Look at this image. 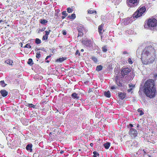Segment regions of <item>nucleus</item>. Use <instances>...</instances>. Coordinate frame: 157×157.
<instances>
[{"label": "nucleus", "instance_id": "26", "mask_svg": "<svg viewBox=\"0 0 157 157\" xmlns=\"http://www.w3.org/2000/svg\"><path fill=\"white\" fill-rule=\"evenodd\" d=\"M0 84L1 86L2 87H5L7 85V84L4 83V80H1L0 82Z\"/></svg>", "mask_w": 157, "mask_h": 157}, {"label": "nucleus", "instance_id": "49", "mask_svg": "<svg viewBox=\"0 0 157 157\" xmlns=\"http://www.w3.org/2000/svg\"><path fill=\"white\" fill-rule=\"evenodd\" d=\"M132 90V88H130V89H128V92H131V91Z\"/></svg>", "mask_w": 157, "mask_h": 157}, {"label": "nucleus", "instance_id": "21", "mask_svg": "<svg viewBox=\"0 0 157 157\" xmlns=\"http://www.w3.org/2000/svg\"><path fill=\"white\" fill-rule=\"evenodd\" d=\"M25 106L27 107H30L33 108H35L36 106L30 103H26Z\"/></svg>", "mask_w": 157, "mask_h": 157}, {"label": "nucleus", "instance_id": "19", "mask_svg": "<svg viewBox=\"0 0 157 157\" xmlns=\"http://www.w3.org/2000/svg\"><path fill=\"white\" fill-rule=\"evenodd\" d=\"M104 147L106 149H109L110 146V143L109 142H107L103 144Z\"/></svg>", "mask_w": 157, "mask_h": 157}, {"label": "nucleus", "instance_id": "24", "mask_svg": "<svg viewBox=\"0 0 157 157\" xmlns=\"http://www.w3.org/2000/svg\"><path fill=\"white\" fill-rule=\"evenodd\" d=\"M88 14H93L94 13L95 14H96L97 13L96 11L94 10L90 9V10H88Z\"/></svg>", "mask_w": 157, "mask_h": 157}, {"label": "nucleus", "instance_id": "22", "mask_svg": "<svg viewBox=\"0 0 157 157\" xmlns=\"http://www.w3.org/2000/svg\"><path fill=\"white\" fill-rule=\"evenodd\" d=\"M102 69V66L101 65H98L96 67V70L98 71H101Z\"/></svg>", "mask_w": 157, "mask_h": 157}, {"label": "nucleus", "instance_id": "20", "mask_svg": "<svg viewBox=\"0 0 157 157\" xmlns=\"http://www.w3.org/2000/svg\"><path fill=\"white\" fill-rule=\"evenodd\" d=\"M104 95L108 98H109L110 97V94L109 91H105L104 93Z\"/></svg>", "mask_w": 157, "mask_h": 157}, {"label": "nucleus", "instance_id": "56", "mask_svg": "<svg viewBox=\"0 0 157 157\" xmlns=\"http://www.w3.org/2000/svg\"><path fill=\"white\" fill-rule=\"evenodd\" d=\"M49 61H48V60L46 61V62H47V63H49Z\"/></svg>", "mask_w": 157, "mask_h": 157}, {"label": "nucleus", "instance_id": "51", "mask_svg": "<svg viewBox=\"0 0 157 157\" xmlns=\"http://www.w3.org/2000/svg\"><path fill=\"white\" fill-rule=\"evenodd\" d=\"M52 132H50L49 133V136L50 137H52Z\"/></svg>", "mask_w": 157, "mask_h": 157}, {"label": "nucleus", "instance_id": "11", "mask_svg": "<svg viewBox=\"0 0 157 157\" xmlns=\"http://www.w3.org/2000/svg\"><path fill=\"white\" fill-rule=\"evenodd\" d=\"M104 26V24H101L100 25H99L98 27V32L99 33V35L101 36L102 35V31L103 29V28Z\"/></svg>", "mask_w": 157, "mask_h": 157}, {"label": "nucleus", "instance_id": "44", "mask_svg": "<svg viewBox=\"0 0 157 157\" xmlns=\"http://www.w3.org/2000/svg\"><path fill=\"white\" fill-rule=\"evenodd\" d=\"M62 33L63 35H66L67 34L65 30H64L63 31Z\"/></svg>", "mask_w": 157, "mask_h": 157}, {"label": "nucleus", "instance_id": "50", "mask_svg": "<svg viewBox=\"0 0 157 157\" xmlns=\"http://www.w3.org/2000/svg\"><path fill=\"white\" fill-rule=\"evenodd\" d=\"M129 126L131 127V128H132L133 126V125L132 124H129Z\"/></svg>", "mask_w": 157, "mask_h": 157}, {"label": "nucleus", "instance_id": "13", "mask_svg": "<svg viewBox=\"0 0 157 157\" xmlns=\"http://www.w3.org/2000/svg\"><path fill=\"white\" fill-rule=\"evenodd\" d=\"M5 63L9 64L10 66H12L13 65V60L11 59H7L4 62Z\"/></svg>", "mask_w": 157, "mask_h": 157}, {"label": "nucleus", "instance_id": "6", "mask_svg": "<svg viewBox=\"0 0 157 157\" xmlns=\"http://www.w3.org/2000/svg\"><path fill=\"white\" fill-rule=\"evenodd\" d=\"M128 134L131 138H134L137 136L138 132L136 129L130 128L128 132Z\"/></svg>", "mask_w": 157, "mask_h": 157}, {"label": "nucleus", "instance_id": "18", "mask_svg": "<svg viewBox=\"0 0 157 157\" xmlns=\"http://www.w3.org/2000/svg\"><path fill=\"white\" fill-rule=\"evenodd\" d=\"M71 97L74 99H78L79 98L78 94L75 93H72V94H71Z\"/></svg>", "mask_w": 157, "mask_h": 157}, {"label": "nucleus", "instance_id": "8", "mask_svg": "<svg viewBox=\"0 0 157 157\" xmlns=\"http://www.w3.org/2000/svg\"><path fill=\"white\" fill-rule=\"evenodd\" d=\"M122 79L121 78L118 76H117L115 78V82L117 84V86L121 87L122 86Z\"/></svg>", "mask_w": 157, "mask_h": 157}, {"label": "nucleus", "instance_id": "53", "mask_svg": "<svg viewBox=\"0 0 157 157\" xmlns=\"http://www.w3.org/2000/svg\"><path fill=\"white\" fill-rule=\"evenodd\" d=\"M2 22H3V21L2 20H0V23H1Z\"/></svg>", "mask_w": 157, "mask_h": 157}, {"label": "nucleus", "instance_id": "34", "mask_svg": "<svg viewBox=\"0 0 157 157\" xmlns=\"http://www.w3.org/2000/svg\"><path fill=\"white\" fill-rule=\"evenodd\" d=\"M107 47L106 46H104L102 47L101 49H102V51L104 52H107V49L106 48Z\"/></svg>", "mask_w": 157, "mask_h": 157}, {"label": "nucleus", "instance_id": "39", "mask_svg": "<svg viewBox=\"0 0 157 157\" xmlns=\"http://www.w3.org/2000/svg\"><path fill=\"white\" fill-rule=\"evenodd\" d=\"M128 61L129 64H132L133 63V62L132 61V59L131 58H129Z\"/></svg>", "mask_w": 157, "mask_h": 157}, {"label": "nucleus", "instance_id": "4", "mask_svg": "<svg viewBox=\"0 0 157 157\" xmlns=\"http://www.w3.org/2000/svg\"><path fill=\"white\" fill-rule=\"evenodd\" d=\"M139 1L140 0H127V4L128 7H133L139 4Z\"/></svg>", "mask_w": 157, "mask_h": 157}, {"label": "nucleus", "instance_id": "48", "mask_svg": "<svg viewBox=\"0 0 157 157\" xmlns=\"http://www.w3.org/2000/svg\"><path fill=\"white\" fill-rule=\"evenodd\" d=\"M143 151L144 152V155L146 154V153L145 152V151L144 149H143Z\"/></svg>", "mask_w": 157, "mask_h": 157}, {"label": "nucleus", "instance_id": "37", "mask_svg": "<svg viewBox=\"0 0 157 157\" xmlns=\"http://www.w3.org/2000/svg\"><path fill=\"white\" fill-rule=\"evenodd\" d=\"M24 48H31V47L29 44L28 43L26 44L25 45L24 47Z\"/></svg>", "mask_w": 157, "mask_h": 157}, {"label": "nucleus", "instance_id": "55", "mask_svg": "<svg viewBox=\"0 0 157 157\" xmlns=\"http://www.w3.org/2000/svg\"><path fill=\"white\" fill-rule=\"evenodd\" d=\"M63 153V151H60V153Z\"/></svg>", "mask_w": 157, "mask_h": 157}, {"label": "nucleus", "instance_id": "33", "mask_svg": "<svg viewBox=\"0 0 157 157\" xmlns=\"http://www.w3.org/2000/svg\"><path fill=\"white\" fill-rule=\"evenodd\" d=\"M137 112L140 113V115L141 116L144 114V113L143 112L142 110L140 109H137Z\"/></svg>", "mask_w": 157, "mask_h": 157}, {"label": "nucleus", "instance_id": "25", "mask_svg": "<svg viewBox=\"0 0 157 157\" xmlns=\"http://www.w3.org/2000/svg\"><path fill=\"white\" fill-rule=\"evenodd\" d=\"M75 15L74 13H72L71 16H68V17L70 19H74L75 18Z\"/></svg>", "mask_w": 157, "mask_h": 157}, {"label": "nucleus", "instance_id": "31", "mask_svg": "<svg viewBox=\"0 0 157 157\" xmlns=\"http://www.w3.org/2000/svg\"><path fill=\"white\" fill-rule=\"evenodd\" d=\"M36 57L38 59L41 57V54H40V52H37L36 53Z\"/></svg>", "mask_w": 157, "mask_h": 157}, {"label": "nucleus", "instance_id": "2", "mask_svg": "<svg viewBox=\"0 0 157 157\" xmlns=\"http://www.w3.org/2000/svg\"><path fill=\"white\" fill-rule=\"evenodd\" d=\"M144 92L147 97L150 98L154 97L156 90L154 80L150 79L145 82L144 83Z\"/></svg>", "mask_w": 157, "mask_h": 157}, {"label": "nucleus", "instance_id": "14", "mask_svg": "<svg viewBox=\"0 0 157 157\" xmlns=\"http://www.w3.org/2000/svg\"><path fill=\"white\" fill-rule=\"evenodd\" d=\"M0 93L3 97H5L8 94L7 92L5 90H1L0 91Z\"/></svg>", "mask_w": 157, "mask_h": 157}, {"label": "nucleus", "instance_id": "32", "mask_svg": "<svg viewBox=\"0 0 157 157\" xmlns=\"http://www.w3.org/2000/svg\"><path fill=\"white\" fill-rule=\"evenodd\" d=\"M48 39V36L47 35H44L43 36L42 38V40H47Z\"/></svg>", "mask_w": 157, "mask_h": 157}, {"label": "nucleus", "instance_id": "52", "mask_svg": "<svg viewBox=\"0 0 157 157\" xmlns=\"http://www.w3.org/2000/svg\"><path fill=\"white\" fill-rule=\"evenodd\" d=\"M90 146H91V147H93V143H90Z\"/></svg>", "mask_w": 157, "mask_h": 157}, {"label": "nucleus", "instance_id": "41", "mask_svg": "<svg viewBox=\"0 0 157 157\" xmlns=\"http://www.w3.org/2000/svg\"><path fill=\"white\" fill-rule=\"evenodd\" d=\"M75 55H78L79 56H80V53L78 50H76V52H75Z\"/></svg>", "mask_w": 157, "mask_h": 157}, {"label": "nucleus", "instance_id": "27", "mask_svg": "<svg viewBox=\"0 0 157 157\" xmlns=\"http://www.w3.org/2000/svg\"><path fill=\"white\" fill-rule=\"evenodd\" d=\"M47 21L45 19H41L40 20V23L42 24H45L46 23H47Z\"/></svg>", "mask_w": 157, "mask_h": 157}, {"label": "nucleus", "instance_id": "10", "mask_svg": "<svg viewBox=\"0 0 157 157\" xmlns=\"http://www.w3.org/2000/svg\"><path fill=\"white\" fill-rule=\"evenodd\" d=\"M78 32V36H82L83 35V33H82V30L83 29H84V28L83 26H80V27H78L77 28Z\"/></svg>", "mask_w": 157, "mask_h": 157}, {"label": "nucleus", "instance_id": "35", "mask_svg": "<svg viewBox=\"0 0 157 157\" xmlns=\"http://www.w3.org/2000/svg\"><path fill=\"white\" fill-rule=\"evenodd\" d=\"M93 157H97V156L99 155V154L96 151H94L93 152Z\"/></svg>", "mask_w": 157, "mask_h": 157}, {"label": "nucleus", "instance_id": "5", "mask_svg": "<svg viewBox=\"0 0 157 157\" xmlns=\"http://www.w3.org/2000/svg\"><path fill=\"white\" fill-rule=\"evenodd\" d=\"M147 25L149 27H153L157 25V20L155 18L148 19Z\"/></svg>", "mask_w": 157, "mask_h": 157}, {"label": "nucleus", "instance_id": "1", "mask_svg": "<svg viewBox=\"0 0 157 157\" xmlns=\"http://www.w3.org/2000/svg\"><path fill=\"white\" fill-rule=\"evenodd\" d=\"M155 52L152 46L145 48L142 53L141 60L143 63L147 64L152 63L154 60Z\"/></svg>", "mask_w": 157, "mask_h": 157}, {"label": "nucleus", "instance_id": "57", "mask_svg": "<svg viewBox=\"0 0 157 157\" xmlns=\"http://www.w3.org/2000/svg\"><path fill=\"white\" fill-rule=\"evenodd\" d=\"M149 157H151L150 155H149Z\"/></svg>", "mask_w": 157, "mask_h": 157}, {"label": "nucleus", "instance_id": "23", "mask_svg": "<svg viewBox=\"0 0 157 157\" xmlns=\"http://www.w3.org/2000/svg\"><path fill=\"white\" fill-rule=\"evenodd\" d=\"M66 58L65 57L59 58L57 59V60H56V61L60 62H63L64 60H66Z\"/></svg>", "mask_w": 157, "mask_h": 157}, {"label": "nucleus", "instance_id": "17", "mask_svg": "<svg viewBox=\"0 0 157 157\" xmlns=\"http://www.w3.org/2000/svg\"><path fill=\"white\" fill-rule=\"evenodd\" d=\"M62 14L63 16H61V18L63 19L65 18V17L68 15V13H66V11H63L62 12Z\"/></svg>", "mask_w": 157, "mask_h": 157}, {"label": "nucleus", "instance_id": "28", "mask_svg": "<svg viewBox=\"0 0 157 157\" xmlns=\"http://www.w3.org/2000/svg\"><path fill=\"white\" fill-rule=\"evenodd\" d=\"M28 64L31 66L33 65V60L31 58L29 59L28 61Z\"/></svg>", "mask_w": 157, "mask_h": 157}, {"label": "nucleus", "instance_id": "42", "mask_svg": "<svg viewBox=\"0 0 157 157\" xmlns=\"http://www.w3.org/2000/svg\"><path fill=\"white\" fill-rule=\"evenodd\" d=\"M59 11H58L57 12H56L55 13V17H56V18H57L59 17L58 14Z\"/></svg>", "mask_w": 157, "mask_h": 157}, {"label": "nucleus", "instance_id": "15", "mask_svg": "<svg viewBox=\"0 0 157 157\" xmlns=\"http://www.w3.org/2000/svg\"><path fill=\"white\" fill-rule=\"evenodd\" d=\"M129 18H124L122 20L123 23L124 25H127L128 24L129 22Z\"/></svg>", "mask_w": 157, "mask_h": 157}, {"label": "nucleus", "instance_id": "30", "mask_svg": "<svg viewBox=\"0 0 157 157\" xmlns=\"http://www.w3.org/2000/svg\"><path fill=\"white\" fill-rule=\"evenodd\" d=\"M35 43L37 44H39L41 43V40H40L39 38H37L36 39Z\"/></svg>", "mask_w": 157, "mask_h": 157}, {"label": "nucleus", "instance_id": "7", "mask_svg": "<svg viewBox=\"0 0 157 157\" xmlns=\"http://www.w3.org/2000/svg\"><path fill=\"white\" fill-rule=\"evenodd\" d=\"M131 71V69L128 67H124L122 69L121 71V76L124 77L128 75Z\"/></svg>", "mask_w": 157, "mask_h": 157}, {"label": "nucleus", "instance_id": "46", "mask_svg": "<svg viewBox=\"0 0 157 157\" xmlns=\"http://www.w3.org/2000/svg\"><path fill=\"white\" fill-rule=\"evenodd\" d=\"M51 57V55H49V56H47L46 57V58H45V60H47L48 58H50Z\"/></svg>", "mask_w": 157, "mask_h": 157}, {"label": "nucleus", "instance_id": "58", "mask_svg": "<svg viewBox=\"0 0 157 157\" xmlns=\"http://www.w3.org/2000/svg\"><path fill=\"white\" fill-rule=\"evenodd\" d=\"M47 151L46 152V153H47Z\"/></svg>", "mask_w": 157, "mask_h": 157}, {"label": "nucleus", "instance_id": "43", "mask_svg": "<svg viewBox=\"0 0 157 157\" xmlns=\"http://www.w3.org/2000/svg\"><path fill=\"white\" fill-rule=\"evenodd\" d=\"M110 89L111 90H114L117 88V87L115 86H110Z\"/></svg>", "mask_w": 157, "mask_h": 157}, {"label": "nucleus", "instance_id": "40", "mask_svg": "<svg viewBox=\"0 0 157 157\" xmlns=\"http://www.w3.org/2000/svg\"><path fill=\"white\" fill-rule=\"evenodd\" d=\"M139 145V143L138 142L136 141V140H134V145L136 146H137Z\"/></svg>", "mask_w": 157, "mask_h": 157}, {"label": "nucleus", "instance_id": "29", "mask_svg": "<svg viewBox=\"0 0 157 157\" xmlns=\"http://www.w3.org/2000/svg\"><path fill=\"white\" fill-rule=\"evenodd\" d=\"M91 59H92L95 63H96L97 62V59L96 57L95 56H93L91 57Z\"/></svg>", "mask_w": 157, "mask_h": 157}, {"label": "nucleus", "instance_id": "54", "mask_svg": "<svg viewBox=\"0 0 157 157\" xmlns=\"http://www.w3.org/2000/svg\"><path fill=\"white\" fill-rule=\"evenodd\" d=\"M80 51H81V52H83L84 51V50L83 49H82L80 50Z\"/></svg>", "mask_w": 157, "mask_h": 157}, {"label": "nucleus", "instance_id": "38", "mask_svg": "<svg viewBox=\"0 0 157 157\" xmlns=\"http://www.w3.org/2000/svg\"><path fill=\"white\" fill-rule=\"evenodd\" d=\"M67 11L68 13H71L73 11V10L69 7L67 9Z\"/></svg>", "mask_w": 157, "mask_h": 157}, {"label": "nucleus", "instance_id": "45", "mask_svg": "<svg viewBox=\"0 0 157 157\" xmlns=\"http://www.w3.org/2000/svg\"><path fill=\"white\" fill-rule=\"evenodd\" d=\"M45 28H42L40 30V31L41 32L44 31L45 30Z\"/></svg>", "mask_w": 157, "mask_h": 157}, {"label": "nucleus", "instance_id": "3", "mask_svg": "<svg viewBox=\"0 0 157 157\" xmlns=\"http://www.w3.org/2000/svg\"><path fill=\"white\" fill-rule=\"evenodd\" d=\"M146 10L145 6H140L133 14V18H137L142 16Z\"/></svg>", "mask_w": 157, "mask_h": 157}, {"label": "nucleus", "instance_id": "36", "mask_svg": "<svg viewBox=\"0 0 157 157\" xmlns=\"http://www.w3.org/2000/svg\"><path fill=\"white\" fill-rule=\"evenodd\" d=\"M51 31V30L50 29L45 31V35L48 36V35H49V33Z\"/></svg>", "mask_w": 157, "mask_h": 157}, {"label": "nucleus", "instance_id": "9", "mask_svg": "<svg viewBox=\"0 0 157 157\" xmlns=\"http://www.w3.org/2000/svg\"><path fill=\"white\" fill-rule=\"evenodd\" d=\"M82 43L83 45H85L87 47H90L91 45V40L85 39V40H82Z\"/></svg>", "mask_w": 157, "mask_h": 157}, {"label": "nucleus", "instance_id": "12", "mask_svg": "<svg viewBox=\"0 0 157 157\" xmlns=\"http://www.w3.org/2000/svg\"><path fill=\"white\" fill-rule=\"evenodd\" d=\"M118 96L121 100H123L126 97V94L124 93L119 92L118 93Z\"/></svg>", "mask_w": 157, "mask_h": 157}, {"label": "nucleus", "instance_id": "16", "mask_svg": "<svg viewBox=\"0 0 157 157\" xmlns=\"http://www.w3.org/2000/svg\"><path fill=\"white\" fill-rule=\"evenodd\" d=\"M32 144H29L26 145V150L29 151L30 152H32Z\"/></svg>", "mask_w": 157, "mask_h": 157}, {"label": "nucleus", "instance_id": "47", "mask_svg": "<svg viewBox=\"0 0 157 157\" xmlns=\"http://www.w3.org/2000/svg\"><path fill=\"white\" fill-rule=\"evenodd\" d=\"M123 54H128V53L127 51H124L123 52Z\"/></svg>", "mask_w": 157, "mask_h": 157}]
</instances>
